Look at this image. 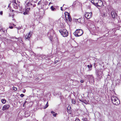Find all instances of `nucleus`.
I'll list each match as a JSON object with an SVG mask.
<instances>
[{
	"label": "nucleus",
	"mask_w": 121,
	"mask_h": 121,
	"mask_svg": "<svg viewBox=\"0 0 121 121\" xmlns=\"http://www.w3.org/2000/svg\"><path fill=\"white\" fill-rule=\"evenodd\" d=\"M83 33V31L82 30L78 29L77 30L73 33V34L75 36L78 37L82 35Z\"/></svg>",
	"instance_id": "f257e3e1"
},
{
	"label": "nucleus",
	"mask_w": 121,
	"mask_h": 121,
	"mask_svg": "<svg viewBox=\"0 0 121 121\" xmlns=\"http://www.w3.org/2000/svg\"><path fill=\"white\" fill-rule=\"evenodd\" d=\"M59 31L63 37H67L69 33L67 30L65 29L60 30Z\"/></svg>",
	"instance_id": "f03ea898"
},
{
	"label": "nucleus",
	"mask_w": 121,
	"mask_h": 121,
	"mask_svg": "<svg viewBox=\"0 0 121 121\" xmlns=\"http://www.w3.org/2000/svg\"><path fill=\"white\" fill-rule=\"evenodd\" d=\"M65 17L67 20H69V21H70L72 20V19L70 16L69 13L67 12L65 13Z\"/></svg>",
	"instance_id": "7ed1b4c3"
},
{
	"label": "nucleus",
	"mask_w": 121,
	"mask_h": 121,
	"mask_svg": "<svg viewBox=\"0 0 121 121\" xmlns=\"http://www.w3.org/2000/svg\"><path fill=\"white\" fill-rule=\"evenodd\" d=\"M92 14L91 12H87L84 15L85 17L88 19H90L92 16Z\"/></svg>",
	"instance_id": "20e7f679"
},
{
	"label": "nucleus",
	"mask_w": 121,
	"mask_h": 121,
	"mask_svg": "<svg viewBox=\"0 0 121 121\" xmlns=\"http://www.w3.org/2000/svg\"><path fill=\"white\" fill-rule=\"evenodd\" d=\"M43 0H41L38 2V5L39 8H41L43 7Z\"/></svg>",
	"instance_id": "39448f33"
},
{
	"label": "nucleus",
	"mask_w": 121,
	"mask_h": 121,
	"mask_svg": "<svg viewBox=\"0 0 121 121\" xmlns=\"http://www.w3.org/2000/svg\"><path fill=\"white\" fill-rule=\"evenodd\" d=\"M31 35V32H30L28 34H27L25 37V39L26 40H29Z\"/></svg>",
	"instance_id": "423d86ee"
},
{
	"label": "nucleus",
	"mask_w": 121,
	"mask_h": 121,
	"mask_svg": "<svg viewBox=\"0 0 121 121\" xmlns=\"http://www.w3.org/2000/svg\"><path fill=\"white\" fill-rule=\"evenodd\" d=\"M103 73V71L101 70L100 69L97 71L96 74L98 77L101 75V77L102 78V74Z\"/></svg>",
	"instance_id": "0eeeda50"
},
{
	"label": "nucleus",
	"mask_w": 121,
	"mask_h": 121,
	"mask_svg": "<svg viewBox=\"0 0 121 121\" xmlns=\"http://www.w3.org/2000/svg\"><path fill=\"white\" fill-rule=\"evenodd\" d=\"M112 17L114 18L117 16V14L116 11L114 10L112 11L111 13Z\"/></svg>",
	"instance_id": "6e6552de"
},
{
	"label": "nucleus",
	"mask_w": 121,
	"mask_h": 121,
	"mask_svg": "<svg viewBox=\"0 0 121 121\" xmlns=\"http://www.w3.org/2000/svg\"><path fill=\"white\" fill-rule=\"evenodd\" d=\"M120 101L119 99L117 97L116 99L114 100V102H113V104L116 105H118L120 103Z\"/></svg>",
	"instance_id": "1a4fd4ad"
},
{
	"label": "nucleus",
	"mask_w": 121,
	"mask_h": 121,
	"mask_svg": "<svg viewBox=\"0 0 121 121\" xmlns=\"http://www.w3.org/2000/svg\"><path fill=\"white\" fill-rule=\"evenodd\" d=\"M103 4V2L100 0V1H99L97 4V5H96L95 6L97 7L99 9V7H101L102 6Z\"/></svg>",
	"instance_id": "9d476101"
},
{
	"label": "nucleus",
	"mask_w": 121,
	"mask_h": 121,
	"mask_svg": "<svg viewBox=\"0 0 121 121\" xmlns=\"http://www.w3.org/2000/svg\"><path fill=\"white\" fill-rule=\"evenodd\" d=\"M100 0H92L91 2L95 5L96 6Z\"/></svg>",
	"instance_id": "9b49d317"
},
{
	"label": "nucleus",
	"mask_w": 121,
	"mask_h": 121,
	"mask_svg": "<svg viewBox=\"0 0 121 121\" xmlns=\"http://www.w3.org/2000/svg\"><path fill=\"white\" fill-rule=\"evenodd\" d=\"M9 107V105L8 104H6L4 105L3 107L2 110L4 111L8 109Z\"/></svg>",
	"instance_id": "f8f14e48"
},
{
	"label": "nucleus",
	"mask_w": 121,
	"mask_h": 121,
	"mask_svg": "<svg viewBox=\"0 0 121 121\" xmlns=\"http://www.w3.org/2000/svg\"><path fill=\"white\" fill-rule=\"evenodd\" d=\"M25 3L26 4V6H30L32 5V4L29 2V1L28 0H26L25 1Z\"/></svg>",
	"instance_id": "ddd939ff"
},
{
	"label": "nucleus",
	"mask_w": 121,
	"mask_h": 121,
	"mask_svg": "<svg viewBox=\"0 0 121 121\" xmlns=\"http://www.w3.org/2000/svg\"><path fill=\"white\" fill-rule=\"evenodd\" d=\"M13 5L14 8L16 9H17L18 8V5L15 2H14L13 3Z\"/></svg>",
	"instance_id": "4468645a"
},
{
	"label": "nucleus",
	"mask_w": 121,
	"mask_h": 121,
	"mask_svg": "<svg viewBox=\"0 0 121 121\" xmlns=\"http://www.w3.org/2000/svg\"><path fill=\"white\" fill-rule=\"evenodd\" d=\"M30 8H27V9L26 10L25 12L23 13V14L24 15H26L28 14V11L30 10Z\"/></svg>",
	"instance_id": "2eb2a0df"
},
{
	"label": "nucleus",
	"mask_w": 121,
	"mask_h": 121,
	"mask_svg": "<svg viewBox=\"0 0 121 121\" xmlns=\"http://www.w3.org/2000/svg\"><path fill=\"white\" fill-rule=\"evenodd\" d=\"M117 97L116 96H115L114 95H113L111 97V99L112 102L113 103V102H114V100L116 99Z\"/></svg>",
	"instance_id": "dca6fc26"
},
{
	"label": "nucleus",
	"mask_w": 121,
	"mask_h": 121,
	"mask_svg": "<svg viewBox=\"0 0 121 121\" xmlns=\"http://www.w3.org/2000/svg\"><path fill=\"white\" fill-rule=\"evenodd\" d=\"M117 97L116 96H115L114 95H113L111 97V99L112 102L113 103V102H114V100L116 99Z\"/></svg>",
	"instance_id": "f3484780"
},
{
	"label": "nucleus",
	"mask_w": 121,
	"mask_h": 121,
	"mask_svg": "<svg viewBox=\"0 0 121 121\" xmlns=\"http://www.w3.org/2000/svg\"><path fill=\"white\" fill-rule=\"evenodd\" d=\"M92 65H87V67H88V68L89 69V70H91V69L92 68Z\"/></svg>",
	"instance_id": "a211bd4d"
},
{
	"label": "nucleus",
	"mask_w": 121,
	"mask_h": 121,
	"mask_svg": "<svg viewBox=\"0 0 121 121\" xmlns=\"http://www.w3.org/2000/svg\"><path fill=\"white\" fill-rule=\"evenodd\" d=\"M72 102V103L75 104V101L74 99H71Z\"/></svg>",
	"instance_id": "6ab92c4d"
},
{
	"label": "nucleus",
	"mask_w": 121,
	"mask_h": 121,
	"mask_svg": "<svg viewBox=\"0 0 121 121\" xmlns=\"http://www.w3.org/2000/svg\"><path fill=\"white\" fill-rule=\"evenodd\" d=\"M35 17L37 19L39 18V19H40V18L41 17H40V15H35Z\"/></svg>",
	"instance_id": "aec40b11"
},
{
	"label": "nucleus",
	"mask_w": 121,
	"mask_h": 121,
	"mask_svg": "<svg viewBox=\"0 0 121 121\" xmlns=\"http://www.w3.org/2000/svg\"><path fill=\"white\" fill-rule=\"evenodd\" d=\"M51 9L52 11H55L56 9L53 7V6H52L51 7Z\"/></svg>",
	"instance_id": "412c9836"
},
{
	"label": "nucleus",
	"mask_w": 121,
	"mask_h": 121,
	"mask_svg": "<svg viewBox=\"0 0 121 121\" xmlns=\"http://www.w3.org/2000/svg\"><path fill=\"white\" fill-rule=\"evenodd\" d=\"M6 101V100L4 99H2L1 100L3 104H4L5 103Z\"/></svg>",
	"instance_id": "4be33fe9"
},
{
	"label": "nucleus",
	"mask_w": 121,
	"mask_h": 121,
	"mask_svg": "<svg viewBox=\"0 0 121 121\" xmlns=\"http://www.w3.org/2000/svg\"><path fill=\"white\" fill-rule=\"evenodd\" d=\"M48 102L47 103L45 106L44 107V108H46L48 107Z\"/></svg>",
	"instance_id": "5701e85b"
},
{
	"label": "nucleus",
	"mask_w": 121,
	"mask_h": 121,
	"mask_svg": "<svg viewBox=\"0 0 121 121\" xmlns=\"http://www.w3.org/2000/svg\"><path fill=\"white\" fill-rule=\"evenodd\" d=\"M13 90L15 91H17V88L16 87L14 86H13Z\"/></svg>",
	"instance_id": "b1692460"
},
{
	"label": "nucleus",
	"mask_w": 121,
	"mask_h": 121,
	"mask_svg": "<svg viewBox=\"0 0 121 121\" xmlns=\"http://www.w3.org/2000/svg\"><path fill=\"white\" fill-rule=\"evenodd\" d=\"M83 121H88V120L87 119V118H84L83 119Z\"/></svg>",
	"instance_id": "393cba45"
},
{
	"label": "nucleus",
	"mask_w": 121,
	"mask_h": 121,
	"mask_svg": "<svg viewBox=\"0 0 121 121\" xmlns=\"http://www.w3.org/2000/svg\"><path fill=\"white\" fill-rule=\"evenodd\" d=\"M107 15L105 13H104L103 14V16L104 17H105Z\"/></svg>",
	"instance_id": "a878e982"
},
{
	"label": "nucleus",
	"mask_w": 121,
	"mask_h": 121,
	"mask_svg": "<svg viewBox=\"0 0 121 121\" xmlns=\"http://www.w3.org/2000/svg\"><path fill=\"white\" fill-rule=\"evenodd\" d=\"M20 96L22 97H23L24 96V95L23 94H21L20 95Z\"/></svg>",
	"instance_id": "bb28decb"
},
{
	"label": "nucleus",
	"mask_w": 121,
	"mask_h": 121,
	"mask_svg": "<svg viewBox=\"0 0 121 121\" xmlns=\"http://www.w3.org/2000/svg\"><path fill=\"white\" fill-rule=\"evenodd\" d=\"M57 114V113H55L54 114H53V115L54 117H56V115Z\"/></svg>",
	"instance_id": "cd10ccee"
},
{
	"label": "nucleus",
	"mask_w": 121,
	"mask_h": 121,
	"mask_svg": "<svg viewBox=\"0 0 121 121\" xmlns=\"http://www.w3.org/2000/svg\"><path fill=\"white\" fill-rule=\"evenodd\" d=\"M16 28H17L18 30H19L21 29V27H16Z\"/></svg>",
	"instance_id": "c85d7f7f"
},
{
	"label": "nucleus",
	"mask_w": 121,
	"mask_h": 121,
	"mask_svg": "<svg viewBox=\"0 0 121 121\" xmlns=\"http://www.w3.org/2000/svg\"><path fill=\"white\" fill-rule=\"evenodd\" d=\"M75 121H80L78 119H77L75 120Z\"/></svg>",
	"instance_id": "c756f323"
},
{
	"label": "nucleus",
	"mask_w": 121,
	"mask_h": 121,
	"mask_svg": "<svg viewBox=\"0 0 121 121\" xmlns=\"http://www.w3.org/2000/svg\"><path fill=\"white\" fill-rule=\"evenodd\" d=\"M9 28L11 29H12L13 28V27L12 26H9Z\"/></svg>",
	"instance_id": "7c9ffc66"
},
{
	"label": "nucleus",
	"mask_w": 121,
	"mask_h": 121,
	"mask_svg": "<svg viewBox=\"0 0 121 121\" xmlns=\"http://www.w3.org/2000/svg\"><path fill=\"white\" fill-rule=\"evenodd\" d=\"M0 14L1 15H2L3 14V12L2 11H1L0 12Z\"/></svg>",
	"instance_id": "2f4dec72"
},
{
	"label": "nucleus",
	"mask_w": 121,
	"mask_h": 121,
	"mask_svg": "<svg viewBox=\"0 0 121 121\" xmlns=\"http://www.w3.org/2000/svg\"><path fill=\"white\" fill-rule=\"evenodd\" d=\"M26 91V90L25 89L23 90V93H25V92Z\"/></svg>",
	"instance_id": "473e14b6"
},
{
	"label": "nucleus",
	"mask_w": 121,
	"mask_h": 121,
	"mask_svg": "<svg viewBox=\"0 0 121 121\" xmlns=\"http://www.w3.org/2000/svg\"><path fill=\"white\" fill-rule=\"evenodd\" d=\"M80 82L81 83H83V80H81L80 81Z\"/></svg>",
	"instance_id": "72a5a7b5"
},
{
	"label": "nucleus",
	"mask_w": 121,
	"mask_h": 121,
	"mask_svg": "<svg viewBox=\"0 0 121 121\" xmlns=\"http://www.w3.org/2000/svg\"><path fill=\"white\" fill-rule=\"evenodd\" d=\"M51 113H52L53 114V113H54V111H52L51 112Z\"/></svg>",
	"instance_id": "f704fd0d"
},
{
	"label": "nucleus",
	"mask_w": 121,
	"mask_h": 121,
	"mask_svg": "<svg viewBox=\"0 0 121 121\" xmlns=\"http://www.w3.org/2000/svg\"><path fill=\"white\" fill-rule=\"evenodd\" d=\"M23 10V9H22V8L21 9H20V11H21Z\"/></svg>",
	"instance_id": "c9c22d12"
},
{
	"label": "nucleus",
	"mask_w": 121,
	"mask_h": 121,
	"mask_svg": "<svg viewBox=\"0 0 121 121\" xmlns=\"http://www.w3.org/2000/svg\"><path fill=\"white\" fill-rule=\"evenodd\" d=\"M61 10H62V11H63V9H62V7H61Z\"/></svg>",
	"instance_id": "e433bc0d"
},
{
	"label": "nucleus",
	"mask_w": 121,
	"mask_h": 121,
	"mask_svg": "<svg viewBox=\"0 0 121 121\" xmlns=\"http://www.w3.org/2000/svg\"><path fill=\"white\" fill-rule=\"evenodd\" d=\"M12 24L14 26H15V25L14 24Z\"/></svg>",
	"instance_id": "4c0bfd02"
},
{
	"label": "nucleus",
	"mask_w": 121,
	"mask_h": 121,
	"mask_svg": "<svg viewBox=\"0 0 121 121\" xmlns=\"http://www.w3.org/2000/svg\"><path fill=\"white\" fill-rule=\"evenodd\" d=\"M52 3H51V2H50V3H49V4H51Z\"/></svg>",
	"instance_id": "58836bf2"
},
{
	"label": "nucleus",
	"mask_w": 121,
	"mask_h": 121,
	"mask_svg": "<svg viewBox=\"0 0 121 121\" xmlns=\"http://www.w3.org/2000/svg\"><path fill=\"white\" fill-rule=\"evenodd\" d=\"M10 26H11V25H12V24H11V23H10Z\"/></svg>",
	"instance_id": "ea45409f"
},
{
	"label": "nucleus",
	"mask_w": 121,
	"mask_h": 121,
	"mask_svg": "<svg viewBox=\"0 0 121 121\" xmlns=\"http://www.w3.org/2000/svg\"><path fill=\"white\" fill-rule=\"evenodd\" d=\"M12 16H13L12 17H13V15H12Z\"/></svg>",
	"instance_id": "a19ab883"
},
{
	"label": "nucleus",
	"mask_w": 121,
	"mask_h": 121,
	"mask_svg": "<svg viewBox=\"0 0 121 121\" xmlns=\"http://www.w3.org/2000/svg\"><path fill=\"white\" fill-rule=\"evenodd\" d=\"M13 20H14V19H13Z\"/></svg>",
	"instance_id": "79ce46f5"
}]
</instances>
